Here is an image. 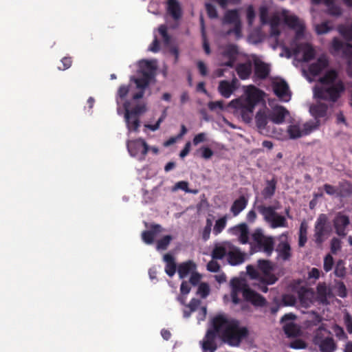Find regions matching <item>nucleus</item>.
Segmentation results:
<instances>
[{"mask_svg":"<svg viewBox=\"0 0 352 352\" xmlns=\"http://www.w3.org/2000/svg\"><path fill=\"white\" fill-rule=\"evenodd\" d=\"M249 331H207L201 342L204 352H214L217 343L226 344L231 346H237L242 340L247 338Z\"/></svg>","mask_w":352,"mask_h":352,"instance_id":"nucleus-1","label":"nucleus"},{"mask_svg":"<svg viewBox=\"0 0 352 352\" xmlns=\"http://www.w3.org/2000/svg\"><path fill=\"white\" fill-rule=\"evenodd\" d=\"M262 93L261 90L252 86V90L247 92L245 98H240L233 100L229 105L237 109L245 122L250 123L252 120L255 106L262 99Z\"/></svg>","mask_w":352,"mask_h":352,"instance_id":"nucleus-2","label":"nucleus"},{"mask_svg":"<svg viewBox=\"0 0 352 352\" xmlns=\"http://www.w3.org/2000/svg\"><path fill=\"white\" fill-rule=\"evenodd\" d=\"M156 67L151 61L144 60L141 65L142 76L139 78H133L139 91L133 95V99L135 100L143 98L145 89L148 87L151 80L155 75Z\"/></svg>","mask_w":352,"mask_h":352,"instance_id":"nucleus-3","label":"nucleus"},{"mask_svg":"<svg viewBox=\"0 0 352 352\" xmlns=\"http://www.w3.org/2000/svg\"><path fill=\"white\" fill-rule=\"evenodd\" d=\"M345 87L341 80H338L335 85H322L315 87L314 96L320 100L336 102L344 91Z\"/></svg>","mask_w":352,"mask_h":352,"instance_id":"nucleus-4","label":"nucleus"},{"mask_svg":"<svg viewBox=\"0 0 352 352\" xmlns=\"http://www.w3.org/2000/svg\"><path fill=\"white\" fill-rule=\"evenodd\" d=\"M257 210L263 215L265 221L270 223L272 228L288 227L286 218L276 212L275 207L260 205L257 206Z\"/></svg>","mask_w":352,"mask_h":352,"instance_id":"nucleus-5","label":"nucleus"},{"mask_svg":"<svg viewBox=\"0 0 352 352\" xmlns=\"http://www.w3.org/2000/svg\"><path fill=\"white\" fill-rule=\"evenodd\" d=\"M212 330H248L246 327L240 328L239 320L229 318L225 314H219L211 320Z\"/></svg>","mask_w":352,"mask_h":352,"instance_id":"nucleus-6","label":"nucleus"},{"mask_svg":"<svg viewBox=\"0 0 352 352\" xmlns=\"http://www.w3.org/2000/svg\"><path fill=\"white\" fill-rule=\"evenodd\" d=\"M331 226L328 223V219L324 214H321L318 217L314 226V241L318 245H320L328 238L331 232Z\"/></svg>","mask_w":352,"mask_h":352,"instance_id":"nucleus-7","label":"nucleus"},{"mask_svg":"<svg viewBox=\"0 0 352 352\" xmlns=\"http://www.w3.org/2000/svg\"><path fill=\"white\" fill-rule=\"evenodd\" d=\"M127 150L132 157H138L140 160L145 159L148 152L149 146L144 139L138 138L126 142Z\"/></svg>","mask_w":352,"mask_h":352,"instance_id":"nucleus-8","label":"nucleus"},{"mask_svg":"<svg viewBox=\"0 0 352 352\" xmlns=\"http://www.w3.org/2000/svg\"><path fill=\"white\" fill-rule=\"evenodd\" d=\"M313 343L318 347L320 352H334L337 349L333 338L323 336L321 331H317V333L313 338Z\"/></svg>","mask_w":352,"mask_h":352,"instance_id":"nucleus-9","label":"nucleus"},{"mask_svg":"<svg viewBox=\"0 0 352 352\" xmlns=\"http://www.w3.org/2000/svg\"><path fill=\"white\" fill-rule=\"evenodd\" d=\"M239 55V49L236 45L229 44L225 46L221 52V56L227 60L221 63V66L233 67Z\"/></svg>","mask_w":352,"mask_h":352,"instance_id":"nucleus-10","label":"nucleus"},{"mask_svg":"<svg viewBox=\"0 0 352 352\" xmlns=\"http://www.w3.org/2000/svg\"><path fill=\"white\" fill-rule=\"evenodd\" d=\"M285 22L290 28L296 31V39H300L304 36L305 25L296 16L289 15L285 16Z\"/></svg>","mask_w":352,"mask_h":352,"instance_id":"nucleus-11","label":"nucleus"},{"mask_svg":"<svg viewBox=\"0 0 352 352\" xmlns=\"http://www.w3.org/2000/svg\"><path fill=\"white\" fill-rule=\"evenodd\" d=\"M258 267L259 270L263 272L261 277H265L267 279V283L270 284H274L278 278L276 276L271 273L272 270V267L271 265V263L267 260H258Z\"/></svg>","mask_w":352,"mask_h":352,"instance_id":"nucleus-12","label":"nucleus"},{"mask_svg":"<svg viewBox=\"0 0 352 352\" xmlns=\"http://www.w3.org/2000/svg\"><path fill=\"white\" fill-rule=\"evenodd\" d=\"M332 50L331 54H334L340 51H342V55L344 57L347 58H352V45L349 43L344 44L338 38H333L331 44Z\"/></svg>","mask_w":352,"mask_h":352,"instance_id":"nucleus-13","label":"nucleus"},{"mask_svg":"<svg viewBox=\"0 0 352 352\" xmlns=\"http://www.w3.org/2000/svg\"><path fill=\"white\" fill-rule=\"evenodd\" d=\"M270 65L258 58L254 60V74L260 80L266 79L270 75Z\"/></svg>","mask_w":352,"mask_h":352,"instance_id":"nucleus-14","label":"nucleus"},{"mask_svg":"<svg viewBox=\"0 0 352 352\" xmlns=\"http://www.w3.org/2000/svg\"><path fill=\"white\" fill-rule=\"evenodd\" d=\"M150 228L149 230L143 231L141 234L142 241L148 245L153 243L156 235L162 231V228L160 224L153 223Z\"/></svg>","mask_w":352,"mask_h":352,"instance_id":"nucleus-15","label":"nucleus"},{"mask_svg":"<svg viewBox=\"0 0 352 352\" xmlns=\"http://www.w3.org/2000/svg\"><path fill=\"white\" fill-rule=\"evenodd\" d=\"M273 90L277 97L284 101H288L290 98L289 86L285 80L276 82L273 85Z\"/></svg>","mask_w":352,"mask_h":352,"instance_id":"nucleus-16","label":"nucleus"},{"mask_svg":"<svg viewBox=\"0 0 352 352\" xmlns=\"http://www.w3.org/2000/svg\"><path fill=\"white\" fill-rule=\"evenodd\" d=\"M349 219L347 216L343 214H338L334 219V227L336 233L339 236L346 235V228L349 224Z\"/></svg>","mask_w":352,"mask_h":352,"instance_id":"nucleus-17","label":"nucleus"},{"mask_svg":"<svg viewBox=\"0 0 352 352\" xmlns=\"http://www.w3.org/2000/svg\"><path fill=\"white\" fill-rule=\"evenodd\" d=\"M243 297L247 301L252 302L256 306L262 307L266 304L265 298L251 289L245 290Z\"/></svg>","mask_w":352,"mask_h":352,"instance_id":"nucleus-18","label":"nucleus"},{"mask_svg":"<svg viewBox=\"0 0 352 352\" xmlns=\"http://www.w3.org/2000/svg\"><path fill=\"white\" fill-rule=\"evenodd\" d=\"M329 60L325 56L319 57L316 62L311 64L309 67V72L313 76H318L320 72L327 67Z\"/></svg>","mask_w":352,"mask_h":352,"instance_id":"nucleus-19","label":"nucleus"},{"mask_svg":"<svg viewBox=\"0 0 352 352\" xmlns=\"http://www.w3.org/2000/svg\"><path fill=\"white\" fill-rule=\"evenodd\" d=\"M289 111L283 107H277L269 114V119L275 124H282Z\"/></svg>","mask_w":352,"mask_h":352,"instance_id":"nucleus-20","label":"nucleus"},{"mask_svg":"<svg viewBox=\"0 0 352 352\" xmlns=\"http://www.w3.org/2000/svg\"><path fill=\"white\" fill-rule=\"evenodd\" d=\"M235 70L241 80H246L250 78L252 72V64L250 60L245 63H239Z\"/></svg>","mask_w":352,"mask_h":352,"instance_id":"nucleus-21","label":"nucleus"},{"mask_svg":"<svg viewBox=\"0 0 352 352\" xmlns=\"http://www.w3.org/2000/svg\"><path fill=\"white\" fill-rule=\"evenodd\" d=\"M196 264L190 260L180 263L177 268L179 278L184 279L189 274L194 272L196 270Z\"/></svg>","mask_w":352,"mask_h":352,"instance_id":"nucleus-22","label":"nucleus"},{"mask_svg":"<svg viewBox=\"0 0 352 352\" xmlns=\"http://www.w3.org/2000/svg\"><path fill=\"white\" fill-rule=\"evenodd\" d=\"M167 11L175 20H178L182 16V8L177 0H167Z\"/></svg>","mask_w":352,"mask_h":352,"instance_id":"nucleus-23","label":"nucleus"},{"mask_svg":"<svg viewBox=\"0 0 352 352\" xmlns=\"http://www.w3.org/2000/svg\"><path fill=\"white\" fill-rule=\"evenodd\" d=\"M338 73L336 69H331L327 71L323 76L320 78L319 82L322 85H331L338 80Z\"/></svg>","mask_w":352,"mask_h":352,"instance_id":"nucleus-24","label":"nucleus"},{"mask_svg":"<svg viewBox=\"0 0 352 352\" xmlns=\"http://www.w3.org/2000/svg\"><path fill=\"white\" fill-rule=\"evenodd\" d=\"M234 83V80H232V82L228 80H221L218 87L221 95L226 98H230L235 89Z\"/></svg>","mask_w":352,"mask_h":352,"instance_id":"nucleus-25","label":"nucleus"},{"mask_svg":"<svg viewBox=\"0 0 352 352\" xmlns=\"http://www.w3.org/2000/svg\"><path fill=\"white\" fill-rule=\"evenodd\" d=\"M163 261L166 263L165 272L168 276L172 277L177 270L174 256L170 253L165 254L163 256Z\"/></svg>","mask_w":352,"mask_h":352,"instance_id":"nucleus-26","label":"nucleus"},{"mask_svg":"<svg viewBox=\"0 0 352 352\" xmlns=\"http://www.w3.org/2000/svg\"><path fill=\"white\" fill-rule=\"evenodd\" d=\"M125 108V121L129 130L137 131L140 126V120L138 117L130 115L129 109L126 104H124Z\"/></svg>","mask_w":352,"mask_h":352,"instance_id":"nucleus-27","label":"nucleus"},{"mask_svg":"<svg viewBox=\"0 0 352 352\" xmlns=\"http://www.w3.org/2000/svg\"><path fill=\"white\" fill-rule=\"evenodd\" d=\"M313 293L307 289L301 288L298 292V298L300 305L307 308L312 303Z\"/></svg>","mask_w":352,"mask_h":352,"instance_id":"nucleus-28","label":"nucleus"},{"mask_svg":"<svg viewBox=\"0 0 352 352\" xmlns=\"http://www.w3.org/2000/svg\"><path fill=\"white\" fill-rule=\"evenodd\" d=\"M248 203V199H246L243 195L236 199L233 202L230 208V211L232 212L233 216L236 217L239 214V213L246 208Z\"/></svg>","mask_w":352,"mask_h":352,"instance_id":"nucleus-29","label":"nucleus"},{"mask_svg":"<svg viewBox=\"0 0 352 352\" xmlns=\"http://www.w3.org/2000/svg\"><path fill=\"white\" fill-rule=\"evenodd\" d=\"M245 260V254L239 249L236 248L228 252V261L232 265H236L242 263Z\"/></svg>","mask_w":352,"mask_h":352,"instance_id":"nucleus-30","label":"nucleus"},{"mask_svg":"<svg viewBox=\"0 0 352 352\" xmlns=\"http://www.w3.org/2000/svg\"><path fill=\"white\" fill-rule=\"evenodd\" d=\"M277 180L275 177H273L271 180L266 181V186L261 192L263 197L267 199L272 198L276 192Z\"/></svg>","mask_w":352,"mask_h":352,"instance_id":"nucleus-31","label":"nucleus"},{"mask_svg":"<svg viewBox=\"0 0 352 352\" xmlns=\"http://www.w3.org/2000/svg\"><path fill=\"white\" fill-rule=\"evenodd\" d=\"M327 104L319 102L310 107V112L316 119H318L325 117L327 116Z\"/></svg>","mask_w":352,"mask_h":352,"instance_id":"nucleus-32","label":"nucleus"},{"mask_svg":"<svg viewBox=\"0 0 352 352\" xmlns=\"http://www.w3.org/2000/svg\"><path fill=\"white\" fill-rule=\"evenodd\" d=\"M278 256L284 261H287L291 257V247L288 242L281 241L276 248Z\"/></svg>","mask_w":352,"mask_h":352,"instance_id":"nucleus-33","label":"nucleus"},{"mask_svg":"<svg viewBox=\"0 0 352 352\" xmlns=\"http://www.w3.org/2000/svg\"><path fill=\"white\" fill-rule=\"evenodd\" d=\"M267 111L265 109H260L256 114V125L261 130L265 129L267 126V120L269 119V115L267 114Z\"/></svg>","mask_w":352,"mask_h":352,"instance_id":"nucleus-34","label":"nucleus"},{"mask_svg":"<svg viewBox=\"0 0 352 352\" xmlns=\"http://www.w3.org/2000/svg\"><path fill=\"white\" fill-rule=\"evenodd\" d=\"M317 295L320 302H325L327 300V297L331 296V290L327 287L325 283H318L317 287Z\"/></svg>","mask_w":352,"mask_h":352,"instance_id":"nucleus-35","label":"nucleus"},{"mask_svg":"<svg viewBox=\"0 0 352 352\" xmlns=\"http://www.w3.org/2000/svg\"><path fill=\"white\" fill-rule=\"evenodd\" d=\"M260 250H262L267 256H270L274 251V243L272 237H265L261 242V244L257 245Z\"/></svg>","mask_w":352,"mask_h":352,"instance_id":"nucleus-36","label":"nucleus"},{"mask_svg":"<svg viewBox=\"0 0 352 352\" xmlns=\"http://www.w3.org/2000/svg\"><path fill=\"white\" fill-rule=\"evenodd\" d=\"M302 50L303 51L302 59L305 62H309L314 59L316 56L315 50L309 43H304L301 45Z\"/></svg>","mask_w":352,"mask_h":352,"instance_id":"nucleus-37","label":"nucleus"},{"mask_svg":"<svg viewBox=\"0 0 352 352\" xmlns=\"http://www.w3.org/2000/svg\"><path fill=\"white\" fill-rule=\"evenodd\" d=\"M240 21L239 15L236 10H228L223 17V23L233 24Z\"/></svg>","mask_w":352,"mask_h":352,"instance_id":"nucleus-38","label":"nucleus"},{"mask_svg":"<svg viewBox=\"0 0 352 352\" xmlns=\"http://www.w3.org/2000/svg\"><path fill=\"white\" fill-rule=\"evenodd\" d=\"M296 316L293 314H285L280 320L282 323H285L283 327V330H296L294 329V324L293 320L295 319Z\"/></svg>","mask_w":352,"mask_h":352,"instance_id":"nucleus-39","label":"nucleus"},{"mask_svg":"<svg viewBox=\"0 0 352 352\" xmlns=\"http://www.w3.org/2000/svg\"><path fill=\"white\" fill-rule=\"evenodd\" d=\"M231 285L232 287V291L242 292L243 296H244L245 290L250 289V288L245 283H244L241 280L236 278H233L231 280Z\"/></svg>","mask_w":352,"mask_h":352,"instance_id":"nucleus-40","label":"nucleus"},{"mask_svg":"<svg viewBox=\"0 0 352 352\" xmlns=\"http://www.w3.org/2000/svg\"><path fill=\"white\" fill-rule=\"evenodd\" d=\"M236 228L240 232L239 241L242 244H246L249 239V230L248 226L245 223H241Z\"/></svg>","mask_w":352,"mask_h":352,"instance_id":"nucleus-41","label":"nucleus"},{"mask_svg":"<svg viewBox=\"0 0 352 352\" xmlns=\"http://www.w3.org/2000/svg\"><path fill=\"white\" fill-rule=\"evenodd\" d=\"M172 240L173 237L170 235H166L163 236L162 239L157 241L156 249L157 250H166Z\"/></svg>","mask_w":352,"mask_h":352,"instance_id":"nucleus-42","label":"nucleus"},{"mask_svg":"<svg viewBox=\"0 0 352 352\" xmlns=\"http://www.w3.org/2000/svg\"><path fill=\"white\" fill-rule=\"evenodd\" d=\"M291 138L296 139L304 135L303 131L298 125H290L287 129Z\"/></svg>","mask_w":352,"mask_h":352,"instance_id":"nucleus-43","label":"nucleus"},{"mask_svg":"<svg viewBox=\"0 0 352 352\" xmlns=\"http://www.w3.org/2000/svg\"><path fill=\"white\" fill-rule=\"evenodd\" d=\"M226 254H228L227 250L223 246H216L212 252L213 259H222Z\"/></svg>","mask_w":352,"mask_h":352,"instance_id":"nucleus-44","label":"nucleus"},{"mask_svg":"<svg viewBox=\"0 0 352 352\" xmlns=\"http://www.w3.org/2000/svg\"><path fill=\"white\" fill-rule=\"evenodd\" d=\"M226 226V217H221L216 221L214 228H213V233L215 235H218L220 234L223 229Z\"/></svg>","mask_w":352,"mask_h":352,"instance_id":"nucleus-45","label":"nucleus"},{"mask_svg":"<svg viewBox=\"0 0 352 352\" xmlns=\"http://www.w3.org/2000/svg\"><path fill=\"white\" fill-rule=\"evenodd\" d=\"M334 274L337 277L344 278L346 275V268L342 260H339L336 265Z\"/></svg>","mask_w":352,"mask_h":352,"instance_id":"nucleus-46","label":"nucleus"},{"mask_svg":"<svg viewBox=\"0 0 352 352\" xmlns=\"http://www.w3.org/2000/svg\"><path fill=\"white\" fill-rule=\"evenodd\" d=\"M279 19L278 17H274L270 21V34L272 36H278L280 32L278 28Z\"/></svg>","mask_w":352,"mask_h":352,"instance_id":"nucleus-47","label":"nucleus"},{"mask_svg":"<svg viewBox=\"0 0 352 352\" xmlns=\"http://www.w3.org/2000/svg\"><path fill=\"white\" fill-rule=\"evenodd\" d=\"M339 32L345 40L352 42V26H342L339 28Z\"/></svg>","mask_w":352,"mask_h":352,"instance_id":"nucleus-48","label":"nucleus"},{"mask_svg":"<svg viewBox=\"0 0 352 352\" xmlns=\"http://www.w3.org/2000/svg\"><path fill=\"white\" fill-rule=\"evenodd\" d=\"M212 226V220L210 219H207L206 226L202 231V239L204 241H206L210 239Z\"/></svg>","mask_w":352,"mask_h":352,"instance_id":"nucleus-49","label":"nucleus"},{"mask_svg":"<svg viewBox=\"0 0 352 352\" xmlns=\"http://www.w3.org/2000/svg\"><path fill=\"white\" fill-rule=\"evenodd\" d=\"M334 260L330 254H327L324 258L323 268L326 272H330L333 267Z\"/></svg>","mask_w":352,"mask_h":352,"instance_id":"nucleus-50","label":"nucleus"},{"mask_svg":"<svg viewBox=\"0 0 352 352\" xmlns=\"http://www.w3.org/2000/svg\"><path fill=\"white\" fill-rule=\"evenodd\" d=\"M259 17L261 23L262 25H265L269 23L268 20V8L265 6H261L259 8Z\"/></svg>","mask_w":352,"mask_h":352,"instance_id":"nucleus-51","label":"nucleus"},{"mask_svg":"<svg viewBox=\"0 0 352 352\" xmlns=\"http://www.w3.org/2000/svg\"><path fill=\"white\" fill-rule=\"evenodd\" d=\"M210 293V287L208 283H201L197 289V294H199L202 298H206Z\"/></svg>","mask_w":352,"mask_h":352,"instance_id":"nucleus-52","label":"nucleus"},{"mask_svg":"<svg viewBox=\"0 0 352 352\" xmlns=\"http://www.w3.org/2000/svg\"><path fill=\"white\" fill-rule=\"evenodd\" d=\"M174 188L175 190H177V189L182 190L185 191L186 192H190V193H194V194H196L197 192V190H190L188 188V183L186 181H180V182H177L175 185Z\"/></svg>","mask_w":352,"mask_h":352,"instance_id":"nucleus-53","label":"nucleus"},{"mask_svg":"<svg viewBox=\"0 0 352 352\" xmlns=\"http://www.w3.org/2000/svg\"><path fill=\"white\" fill-rule=\"evenodd\" d=\"M206 10L207 14L210 19H217L218 17V13L215 6L210 3L205 4Z\"/></svg>","mask_w":352,"mask_h":352,"instance_id":"nucleus-54","label":"nucleus"},{"mask_svg":"<svg viewBox=\"0 0 352 352\" xmlns=\"http://www.w3.org/2000/svg\"><path fill=\"white\" fill-rule=\"evenodd\" d=\"M201 25H202L203 48H204V52H206V54H210L211 51H210L209 43H208V41L207 40V38H206V34H205L204 25V19L202 18L201 19Z\"/></svg>","mask_w":352,"mask_h":352,"instance_id":"nucleus-55","label":"nucleus"},{"mask_svg":"<svg viewBox=\"0 0 352 352\" xmlns=\"http://www.w3.org/2000/svg\"><path fill=\"white\" fill-rule=\"evenodd\" d=\"M261 229H256L252 234V240L258 245L261 244V242L265 239Z\"/></svg>","mask_w":352,"mask_h":352,"instance_id":"nucleus-56","label":"nucleus"},{"mask_svg":"<svg viewBox=\"0 0 352 352\" xmlns=\"http://www.w3.org/2000/svg\"><path fill=\"white\" fill-rule=\"evenodd\" d=\"M331 30V28L327 22H323L318 25L316 28V32L318 34H323L329 32Z\"/></svg>","mask_w":352,"mask_h":352,"instance_id":"nucleus-57","label":"nucleus"},{"mask_svg":"<svg viewBox=\"0 0 352 352\" xmlns=\"http://www.w3.org/2000/svg\"><path fill=\"white\" fill-rule=\"evenodd\" d=\"M60 62L62 63V66H58V69L59 70H63V71L66 70L72 66V57H70V56L63 57L61 59Z\"/></svg>","mask_w":352,"mask_h":352,"instance_id":"nucleus-58","label":"nucleus"},{"mask_svg":"<svg viewBox=\"0 0 352 352\" xmlns=\"http://www.w3.org/2000/svg\"><path fill=\"white\" fill-rule=\"evenodd\" d=\"M247 273L253 279L259 280L261 274L252 265H248L246 267Z\"/></svg>","mask_w":352,"mask_h":352,"instance_id":"nucleus-59","label":"nucleus"},{"mask_svg":"<svg viewBox=\"0 0 352 352\" xmlns=\"http://www.w3.org/2000/svg\"><path fill=\"white\" fill-rule=\"evenodd\" d=\"M256 14L254 9L252 5L249 6L247 8V20L250 25H252L255 19Z\"/></svg>","mask_w":352,"mask_h":352,"instance_id":"nucleus-60","label":"nucleus"},{"mask_svg":"<svg viewBox=\"0 0 352 352\" xmlns=\"http://www.w3.org/2000/svg\"><path fill=\"white\" fill-rule=\"evenodd\" d=\"M306 343L302 340L296 339L292 341L289 344V346L294 349H301L306 348Z\"/></svg>","mask_w":352,"mask_h":352,"instance_id":"nucleus-61","label":"nucleus"},{"mask_svg":"<svg viewBox=\"0 0 352 352\" xmlns=\"http://www.w3.org/2000/svg\"><path fill=\"white\" fill-rule=\"evenodd\" d=\"M266 278L265 277H260V279L258 280V289L261 291L263 293H266L268 291L267 285H270V283H267Z\"/></svg>","mask_w":352,"mask_h":352,"instance_id":"nucleus-62","label":"nucleus"},{"mask_svg":"<svg viewBox=\"0 0 352 352\" xmlns=\"http://www.w3.org/2000/svg\"><path fill=\"white\" fill-rule=\"evenodd\" d=\"M328 6V12L331 15L339 16L342 14V10L339 6H337L333 3Z\"/></svg>","mask_w":352,"mask_h":352,"instance_id":"nucleus-63","label":"nucleus"},{"mask_svg":"<svg viewBox=\"0 0 352 352\" xmlns=\"http://www.w3.org/2000/svg\"><path fill=\"white\" fill-rule=\"evenodd\" d=\"M201 305V300L197 298H192L188 305H186V307L190 309L191 311H195L199 305Z\"/></svg>","mask_w":352,"mask_h":352,"instance_id":"nucleus-64","label":"nucleus"}]
</instances>
